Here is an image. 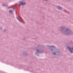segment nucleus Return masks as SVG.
Segmentation results:
<instances>
[{
	"mask_svg": "<svg viewBox=\"0 0 73 73\" xmlns=\"http://www.w3.org/2000/svg\"><path fill=\"white\" fill-rule=\"evenodd\" d=\"M67 48L70 50V51L71 53H72V52H73V48H70L69 47H68Z\"/></svg>",
	"mask_w": 73,
	"mask_h": 73,
	"instance_id": "nucleus-1",
	"label": "nucleus"
},
{
	"mask_svg": "<svg viewBox=\"0 0 73 73\" xmlns=\"http://www.w3.org/2000/svg\"><path fill=\"white\" fill-rule=\"evenodd\" d=\"M20 3L21 4V5H25V3H23V2H20Z\"/></svg>",
	"mask_w": 73,
	"mask_h": 73,
	"instance_id": "nucleus-2",
	"label": "nucleus"
},
{
	"mask_svg": "<svg viewBox=\"0 0 73 73\" xmlns=\"http://www.w3.org/2000/svg\"><path fill=\"white\" fill-rule=\"evenodd\" d=\"M58 8V9H61V7H60L59 6H58L57 7Z\"/></svg>",
	"mask_w": 73,
	"mask_h": 73,
	"instance_id": "nucleus-3",
	"label": "nucleus"
},
{
	"mask_svg": "<svg viewBox=\"0 0 73 73\" xmlns=\"http://www.w3.org/2000/svg\"><path fill=\"white\" fill-rule=\"evenodd\" d=\"M18 19V20H19V21H20V22L22 21V19H21H21H20L21 21L19 19Z\"/></svg>",
	"mask_w": 73,
	"mask_h": 73,
	"instance_id": "nucleus-4",
	"label": "nucleus"
},
{
	"mask_svg": "<svg viewBox=\"0 0 73 73\" xmlns=\"http://www.w3.org/2000/svg\"><path fill=\"white\" fill-rule=\"evenodd\" d=\"M9 12L10 13H12V11L11 10H10L9 11Z\"/></svg>",
	"mask_w": 73,
	"mask_h": 73,
	"instance_id": "nucleus-5",
	"label": "nucleus"
},
{
	"mask_svg": "<svg viewBox=\"0 0 73 73\" xmlns=\"http://www.w3.org/2000/svg\"><path fill=\"white\" fill-rule=\"evenodd\" d=\"M51 47H54V46H51Z\"/></svg>",
	"mask_w": 73,
	"mask_h": 73,
	"instance_id": "nucleus-6",
	"label": "nucleus"
},
{
	"mask_svg": "<svg viewBox=\"0 0 73 73\" xmlns=\"http://www.w3.org/2000/svg\"><path fill=\"white\" fill-rule=\"evenodd\" d=\"M54 54H55V53H54Z\"/></svg>",
	"mask_w": 73,
	"mask_h": 73,
	"instance_id": "nucleus-7",
	"label": "nucleus"
}]
</instances>
